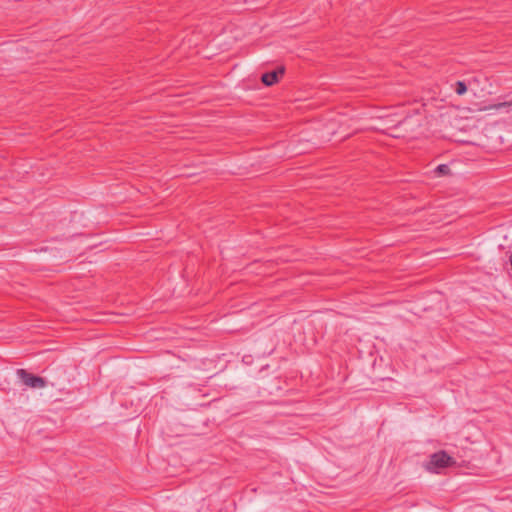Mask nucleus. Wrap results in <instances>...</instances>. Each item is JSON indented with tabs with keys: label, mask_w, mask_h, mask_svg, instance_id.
Masks as SVG:
<instances>
[{
	"label": "nucleus",
	"mask_w": 512,
	"mask_h": 512,
	"mask_svg": "<svg viewBox=\"0 0 512 512\" xmlns=\"http://www.w3.org/2000/svg\"><path fill=\"white\" fill-rule=\"evenodd\" d=\"M454 464V458L449 456L445 451H438L430 456L426 468L430 471H436L437 469L450 467Z\"/></svg>",
	"instance_id": "f257e3e1"
},
{
	"label": "nucleus",
	"mask_w": 512,
	"mask_h": 512,
	"mask_svg": "<svg viewBox=\"0 0 512 512\" xmlns=\"http://www.w3.org/2000/svg\"><path fill=\"white\" fill-rule=\"evenodd\" d=\"M17 375L26 386L31 388H43L47 384L45 378L33 375L25 369H18Z\"/></svg>",
	"instance_id": "f03ea898"
},
{
	"label": "nucleus",
	"mask_w": 512,
	"mask_h": 512,
	"mask_svg": "<svg viewBox=\"0 0 512 512\" xmlns=\"http://www.w3.org/2000/svg\"><path fill=\"white\" fill-rule=\"evenodd\" d=\"M285 68L284 66H279L275 70L266 72L261 76V82L265 86H272L280 80V78L284 75Z\"/></svg>",
	"instance_id": "7ed1b4c3"
},
{
	"label": "nucleus",
	"mask_w": 512,
	"mask_h": 512,
	"mask_svg": "<svg viewBox=\"0 0 512 512\" xmlns=\"http://www.w3.org/2000/svg\"><path fill=\"white\" fill-rule=\"evenodd\" d=\"M434 173L439 177L447 176L451 174V170L447 164H440L435 168Z\"/></svg>",
	"instance_id": "20e7f679"
},
{
	"label": "nucleus",
	"mask_w": 512,
	"mask_h": 512,
	"mask_svg": "<svg viewBox=\"0 0 512 512\" xmlns=\"http://www.w3.org/2000/svg\"><path fill=\"white\" fill-rule=\"evenodd\" d=\"M455 92L458 95H463L467 92V85L464 81H457L455 83Z\"/></svg>",
	"instance_id": "39448f33"
},
{
	"label": "nucleus",
	"mask_w": 512,
	"mask_h": 512,
	"mask_svg": "<svg viewBox=\"0 0 512 512\" xmlns=\"http://www.w3.org/2000/svg\"><path fill=\"white\" fill-rule=\"evenodd\" d=\"M506 106H512V100L511 101H506V102H501V103H498V104H494V105L490 106V108L500 109V108L506 107Z\"/></svg>",
	"instance_id": "423d86ee"
},
{
	"label": "nucleus",
	"mask_w": 512,
	"mask_h": 512,
	"mask_svg": "<svg viewBox=\"0 0 512 512\" xmlns=\"http://www.w3.org/2000/svg\"><path fill=\"white\" fill-rule=\"evenodd\" d=\"M409 121V118H404L402 121H399L398 124L396 125L397 126H400V125H404L406 124L407 122Z\"/></svg>",
	"instance_id": "0eeeda50"
}]
</instances>
